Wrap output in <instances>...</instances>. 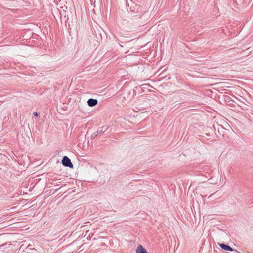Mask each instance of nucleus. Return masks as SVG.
I'll return each instance as SVG.
<instances>
[{
  "label": "nucleus",
  "mask_w": 253,
  "mask_h": 253,
  "mask_svg": "<svg viewBox=\"0 0 253 253\" xmlns=\"http://www.w3.org/2000/svg\"><path fill=\"white\" fill-rule=\"evenodd\" d=\"M62 165L66 167L70 168H73V164L72 163L70 159L67 156H64L62 160Z\"/></svg>",
  "instance_id": "f257e3e1"
},
{
  "label": "nucleus",
  "mask_w": 253,
  "mask_h": 253,
  "mask_svg": "<svg viewBox=\"0 0 253 253\" xmlns=\"http://www.w3.org/2000/svg\"><path fill=\"white\" fill-rule=\"evenodd\" d=\"M98 101L96 99L90 98L87 101V105L89 107H93L97 104Z\"/></svg>",
  "instance_id": "f03ea898"
},
{
  "label": "nucleus",
  "mask_w": 253,
  "mask_h": 253,
  "mask_svg": "<svg viewBox=\"0 0 253 253\" xmlns=\"http://www.w3.org/2000/svg\"><path fill=\"white\" fill-rule=\"evenodd\" d=\"M136 253H148L142 245L138 246L136 249Z\"/></svg>",
  "instance_id": "7ed1b4c3"
},
{
  "label": "nucleus",
  "mask_w": 253,
  "mask_h": 253,
  "mask_svg": "<svg viewBox=\"0 0 253 253\" xmlns=\"http://www.w3.org/2000/svg\"><path fill=\"white\" fill-rule=\"evenodd\" d=\"M219 247L223 250L228 251H232L233 250L230 246L224 244H218Z\"/></svg>",
  "instance_id": "20e7f679"
},
{
  "label": "nucleus",
  "mask_w": 253,
  "mask_h": 253,
  "mask_svg": "<svg viewBox=\"0 0 253 253\" xmlns=\"http://www.w3.org/2000/svg\"><path fill=\"white\" fill-rule=\"evenodd\" d=\"M11 246H12L11 244H8L7 243H5V244L1 245L0 246V250H4L6 248H9Z\"/></svg>",
  "instance_id": "39448f33"
},
{
  "label": "nucleus",
  "mask_w": 253,
  "mask_h": 253,
  "mask_svg": "<svg viewBox=\"0 0 253 253\" xmlns=\"http://www.w3.org/2000/svg\"><path fill=\"white\" fill-rule=\"evenodd\" d=\"M34 115L35 116H38V112H34V113H33Z\"/></svg>",
  "instance_id": "423d86ee"
},
{
  "label": "nucleus",
  "mask_w": 253,
  "mask_h": 253,
  "mask_svg": "<svg viewBox=\"0 0 253 253\" xmlns=\"http://www.w3.org/2000/svg\"><path fill=\"white\" fill-rule=\"evenodd\" d=\"M101 131H102V130H100H100H97V133H100Z\"/></svg>",
  "instance_id": "0eeeda50"
}]
</instances>
